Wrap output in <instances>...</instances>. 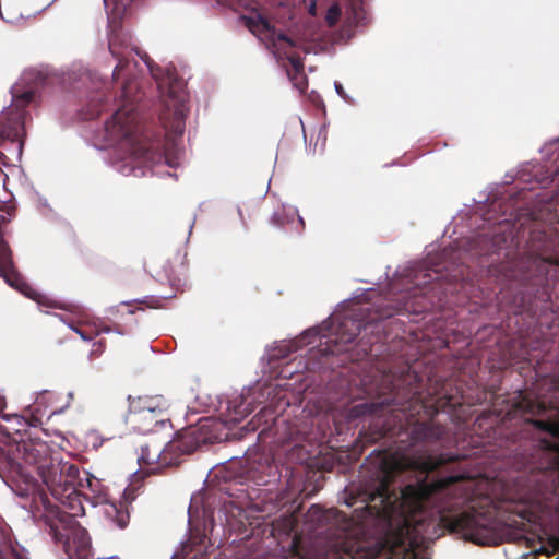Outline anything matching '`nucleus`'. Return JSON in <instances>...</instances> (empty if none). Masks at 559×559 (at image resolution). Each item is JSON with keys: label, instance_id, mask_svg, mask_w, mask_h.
<instances>
[{"label": "nucleus", "instance_id": "f257e3e1", "mask_svg": "<svg viewBox=\"0 0 559 559\" xmlns=\"http://www.w3.org/2000/svg\"><path fill=\"white\" fill-rule=\"evenodd\" d=\"M451 454L415 456L405 455L388 450H377L367 461L371 466L368 481L357 489V495L350 493L346 499L349 507L361 502L356 508V522L362 523L368 519L389 520L395 510L397 497L390 489L395 476L405 471H418L425 478L408 484L401 490V507L405 514L416 522L424 520L417 515L439 514L440 523L452 532H463L466 538L483 544L491 532L492 518L486 512L463 511L457 514H448L457 501L471 499L475 495L476 479L466 474L448 476L433 481L427 480V475L443 465L456 461Z\"/></svg>", "mask_w": 559, "mask_h": 559}, {"label": "nucleus", "instance_id": "f03ea898", "mask_svg": "<svg viewBox=\"0 0 559 559\" xmlns=\"http://www.w3.org/2000/svg\"><path fill=\"white\" fill-rule=\"evenodd\" d=\"M40 468L43 481L62 507L52 503L47 496L40 495L33 501V518L38 525H44L48 530L56 544L62 545L67 556L72 557L75 547L84 551L90 545L86 530L76 521L78 516L85 514L81 495L59 465Z\"/></svg>", "mask_w": 559, "mask_h": 559}, {"label": "nucleus", "instance_id": "7ed1b4c3", "mask_svg": "<svg viewBox=\"0 0 559 559\" xmlns=\"http://www.w3.org/2000/svg\"><path fill=\"white\" fill-rule=\"evenodd\" d=\"M438 278L437 272L419 271L414 275V281H408L406 287L401 292V297L394 305H390L381 310V312L373 318H370L365 323L362 318L356 316H344L337 323L332 338L325 342V346L321 348L323 355H341L352 352V344L355 338L362 332L364 336L356 343L357 353H350L349 359H359L369 355L373 344L380 343L383 340L382 331L384 329L382 319L391 318L396 312L402 310L408 311L412 307L409 299L416 296H423L425 288Z\"/></svg>", "mask_w": 559, "mask_h": 559}, {"label": "nucleus", "instance_id": "20e7f679", "mask_svg": "<svg viewBox=\"0 0 559 559\" xmlns=\"http://www.w3.org/2000/svg\"><path fill=\"white\" fill-rule=\"evenodd\" d=\"M129 90H131V82L128 81L123 84L121 93L127 104L106 121L105 128L112 139L126 140L129 143L134 162L152 166L164 158L162 146L159 141H152L144 134L139 114L129 98Z\"/></svg>", "mask_w": 559, "mask_h": 559}, {"label": "nucleus", "instance_id": "39448f33", "mask_svg": "<svg viewBox=\"0 0 559 559\" xmlns=\"http://www.w3.org/2000/svg\"><path fill=\"white\" fill-rule=\"evenodd\" d=\"M197 430H185L167 442L163 450L150 444L141 447L139 462L151 474L163 473L166 468L178 466L183 455L194 452L201 444Z\"/></svg>", "mask_w": 559, "mask_h": 559}, {"label": "nucleus", "instance_id": "423d86ee", "mask_svg": "<svg viewBox=\"0 0 559 559\" xmlns=\"http://www.w3.org/2000/svg\"><path fill=\"white\" fill-rule=\"evenodd\" d=\"M514 485L522 499H550L559 497V454L545 465L528 466L519 472Z\"/></svg>", "mask_w": 559, "mask_h": 559}, {"label": "nucleus", "instance_id": "0eeeda50", "mask_svg": "<svg viewBox=\"0 0 559 559\" xmlns=\"http://www.w3.org/2000/svg\"><path fill=\"white\" fill-rule=\"evenodd\" d=\"M168 403L162 395L129 396L128 420L142 433L154 432L159 427H171Z\"/></svg>", "mask_w": 559, "mask_h": 559}, {"label": "nucleus", "instance_id": "6e6552de", "mask_svg": "<svg viewBox=\"0 0 559 559\" xmlns=\"http://www.w3.org/2000/svg\"><path fill=\"white\" fill-rule=\"evenodd\" d=\"M35 99V92L26 90L13 95V108L0 116V147L7 150V145L13 146L17 156L22 154L25 107Z\"/></svg>", "mask_w": 559, "mask_h": 559}, {"label": "nucleus", "instance_id": "1a4fd4ad", "mask_svg": "<svg viewBox=\"0 0 559 559\" xmlns=\"http://www.w3.org/2000/svg\"><path fill=\"white\" fill-rule=\"evenodd\" d=\"M307 521L314 523L317 528L336 530L340 534L344 535V543H340V547L345 552H350L354 543V533L352 532L355 520L348 518L345 513L337 510L336 508L323 509L320 506L313 504L308 510Z\"/></svg>", "mask_w": 559, "mask_h": 559}, {"label": "nucleus", "instance_id": "9d476101", "mask_svg": "<svg viewBox=\"0 0 559 559\" xmlns=\"http://www.w3.org/2000/svg\"><path fill=\"white\" fill-rule=\"evenodd\" d=\"M241 471L236 478L239 483H252L254 485H266L270 477H275L277 467L273 459L267 454H261L257 457H247L240 466Z\"/></svg>", "mask_w": 559, "mask_h": 559}, {"label": "nucleus", "instance_id": "9b49d317", "mask_svg": "<svg viewBox=\"0 0 559 559\" xmlns=\"http://www.w3.org/2000/svg\"><path fill=\"white\" fill-rule=\"evenodd\" d=\"M409 438L413 445L419 443L435 444L438 442L445 444L451 441L448 428L436 423L433 419L424 423L416 421L412 425Z\"/></svg>", "mask_w": 559, "mask_h": 559}, {"label": "nucleus", "instance_id": "f8f14e48", "mask_svg": "<svg viewBox=\"0 0 559 559\" xmlns=\"http://www.w3.org/2000/svg\"><path fill=\"white\" fill-rule=\"evenodd\" d=\"M0 277H2L7 284L16 289H21L25 285L21 274L17 272L13 258L12 251L8 242L3 238L2 229L0 228Z\"/></svg>", "mask_w": 559, "mask_h": 559}, {"label": "nucleus", "instance_id": "ddd939ff", "mask_svg": "<svg viewBox=\"0 0 559 559\" xmlns=\"http://www.w3.org/2000/svg\"><path fill=\"white\" fill-rule=\"evenodd\" d=\"M459 405H461L460 399L453 394H449L445 390V385H443L437 396L430 401H424L418 397L416 400L415 408L417 413H419L420 409H424L427 415L433 416L440 412L453 409Z\"/></svg>", "mask_w": 559, "mask_h": 559}, {"label": "nucleus", "instance_id": "4468645a", "mask_svg": "<svg viewBox=\"0 0 559 559\" xmlns=\"http://www.w3.org/2000/svg\"><path fill=\"white\" fill-rule=\"evenodd\" d=\"M187 254L177 253L163 266L164 278L173 287H180L185 284L187 273Z\"/></svg>", "mask_w": 559, "mask_h": 559}, {"label": "nucleus", "instance_id": "2eb2a0df", "mask_svg": "<svg viewBox=\"0 0 559 559\" xmlns=\"http://www.w3.org/2000/svg\"><path fill=\"white\" fill-rule=\"evenodd\" d=\"M499 423V414L492 411H488L479 415L472 428L471 431L474 435H477L480 438H490L496 433V427Z\"/></svg>", "mask_w": 559, "mask_h": 559}, {"label": "nucleus", "instance_id": "dca6fc26", "mask_svg": "<svg viewBox=\"0 0 559 559\" xmlns=\"http://www.w3.org/2000/svg\"><path fill=\"white\" fill-rule=\"evenodd\" d=\"M246 22V26L253 34L267 33L269 41L271 45H275L274 33L275 26L270 23V21L263 16L262 14H258L257 16H248L243 17Z\"/></svg>", "mask_w": 559, "mask_h": 559}, {"label": "nucleus", "instance_id": "f3484780", "mask_svg": "<svg viewBox=\"0 0 559 559\" xmlns=\"http://www.w3.org/2000/svg\"><path fill=\"white\" fill-rule=\"evenodd\" d=\"M392 425L388 421V419L382 418L381 416H374L369 424L370 433L367 436V442H377L378 440L386 437L392 433Z\"/></svg>", "mask_w": 559, "mask_h": 559}, {"label": "nucleus", "instance_id": "a211bd4d", "mask_svg": "<svg viewBox=\"0 0 559 559\" xmlns=\"http://www.w3.org/2000/svg\"><path fill=\"white\" fill-rule=\"evenodd\" d=\"M512 411L521 416L540 415L546 411V405L544 402H535L526 396H522L521 400L512 405Z\"/></svg>", "mask_w": 559, "mask_h": 559}, {"label": "nucleus", "instance_id": "6ab92c4d", "mask_svg": "<svg viewBox=\"0 0 559 559\" xmlns=\"http://www.w3.org/2000/svg\"><path fill=\"white\" fill-rule=\"evenodd\" d=\"M532 423L539 430L546 431V432L550 433L552 437L559 438V419L558 418L537 419V420H533Z\"/></svg>", "mask_w": 559, "mask_h": 559}, {"label": "nucleus", "instance_id": "aec40b11", "mask_svg": "<svg viewBox=\"0 0 559 559\" xmlns=\"http://www.w3.org/2000/svg\"><path fill=\"white\" fill-rule=\"evenodd\" d=\"M378 411L376 403H360L355 405L350 413L353 417L373 416Z\"/></svg>", "mask_w": 559, "mask_h": 559}, {"label": "nucleus", "instance_id": "412c9836", "mask_svg": "<svg viewBox=\"0 0 559 559\" xmlns=\"http://www.w3.org/2000/svg\"><path fill=\"white\" fill-rule=\"evenodd\" d=\"M294 215V211L287 212L285 209H280L273 213L271 222L275 226H284L285 224L289 223Z\"/></svg>", "mask_w": 559, "mask_h": 559}, {"label": "nucleus", "instance_id": "4be33fe9", "mask_svg": "<svg viewBox=\"0 0 559 559\" xmlns=\"http://www.w3.org/2000/svg\"><path fill=\"white\" fill-rule=\"evenodd\" d=\"M283 55L286 57L288 62L290 63L293 71L298 75H301L304 72V61L300 58L298 53H287L286 51H283Z\"/></svg>", "mask_w": 559, "mask_h": 559}, {"label": "nucleus", "instance_id": "5701e85b", "mask_svg": "<svg viewBox=\"0 0 559 559\" xmlns=\"http://www.w3.org/2000/svg\"><path fill=\"white\" fill-rule=\"evenodd\" d=\"M341 12L342 11H341V8L338 4L331 5L326 12V16H325L326 23L330 26H334L341 17Z\"/></svg>", "mask_w": 559, "mask_h": 559}, {"label": "nucleus", "instance_id": "b1692460", "mask_svg": "<svg viewBox=\"0 0 559 559\" xmlns=\"http://www.w3.org/2000/svg\"><path fill=\"white\" fill-rule=\"evenodd\" d=\"M538 271L540 274L548 276L550 273V267H559V262L555 259H540L538 262Z\"/></svg>", "mask_w": 559, "mask_h": 559}, {"label": "nucleus", "instance_id": "393cba45", "mask_svg": "<svg viewBox=\"0 0 559 559\" xmlns=\"http://www.w3.org/2000/svg\"><path fill=\"white\" fill-rule=\"evenodd\" d=\"M0 211L5 212L9 216L7 217L4 215H0V224H5L10 222L11 217L13 216L14 206L9 202L0 201Z\"/></svg>", "mask_w": 559, "mask_h": 559}, {"label": "nucleus", "instance_id": "a878e982", "mask_svg": "<svg viewBox=\"0 0 559 559\" xmlns=\"http://www.w3.org/2000/svg\"><path fill=\"white\" fill-rule=\"evenodd\" d=\"M109 48H110L111 53L116 58H118V64L116 66L114 72H112V76H114L115 80H119L121 78V75H122V72L124 71V68L127 66V61L121 59V58H119L118 55H116V52L112 49L111 43L109 44Z\"/></svg>", "mask_w": 559, "mask_h": 559}, {"label": "nucleus", "instance_id": "bb28decb", "mask_svg": "<svg viewBox=\"0 0 559 559\" xmlns=\"http://www.w3.org/2000/svg\"><path fill=\"white\" fill-rule=\"evenodd\" d=\"M287 74L297 88L304 91L307 87V80L304 72L301 73V75H298L295 72L287 71Z\"/></svg>", "mask_w": 559, "mask_h": 559}, {"label": "nucleus", "instance_id": "cd10ccee", "mask_svg": "<svg viewBox=\"0 0 559 559\" xmlns=\"http://www.w3.org/2000/svg\"><path fill=\"white\" fill-rule=\"evenodd\" d=\"M112 510L116 513L117 525L120 528H124L128 525V523H129V514H128V512L120 511L115 506H112Z\"/></svg>", "mask_w": 559, "mask_h": 559}, {"label": "nucleus", "instance_id": "c85d7f7f", "mask_svg": "<svg viewBox=\"0 0 559 559\" xmlns=\"http://www.w3.org/2000/svg\"><path fill=\"white\" fill-rule=\"evenodd\" d=\"M274 39H275V43L276 41H284L286 43L289 47H296V41L294 39H292L290 37H288L285 33L283 32H280L277 33L275 31L274 33ZM273 47H276V44L275 45H272Z\"/></svg>", "mask_w": 559, "mask_h": 559}, {"label": "nucleus", "instance_id": "c756f323", "mask_svg": "<svg viewBox=\"0 0 559 559\" xmlns=\"http://www.w3.org/2000/svg\"><path fill=\"white\" fill-rule=\"evenodd\" d=\"M106 343L104 340H99L93 344V348L91 350V356H99L105 349Z\"/></svg>", "mask_w": 559, "mask_h": 559}, {"label": "nucleus", "instance_id": "7c9ffc66", "mask_svg": "<svg viewBox=\"0 0 559 559\" xmlns=\"http://www.w3.org/2000/svg\"><path fill=\"white\" fill-rule=\"evenodd\" d=\"M335 90H336V92H337V94H338L340 96H342L343 98H345V91H344V88H343L342 84H340V83H337V82H336V83H335Z\"/></svg>", "mask_w": 559, "mask_h": 559}, {"label": "nucleus", "instance_id": "2f4dec72", "mask_svg": "<svg viewBox=\"0 0 559 559\" xmlns=\"http://www.w3.org/2000/svg\"><path fill=\"white\" fill-rule=\"evenodd\" d=\"M250 413V411L248 409V407H246V409L242 412V411H238V409H235V414L236 415H240V417H245L247 416L248 414Z\"/></svg>", "mask_w": 559, "mask_h": 559}, {"label": "nucleus", "instance_id": "473e14b6", "mask_svg": "<svg viewBox=\"0 0 559 559\" xmlns=\"http://www.w3.org/2000/svg\"><path fill=\"white\" fill-rule=\"evenodd\" d=\"M75 331L81 335L83 340H91L92 337L86 335V333L83 330L75 329Z\"/></svg>", "mask_w": 559, "mask_h": 559}, {"label": "nucleus", "instance_id": "72a5a7b5", "mask_svg": "<svg viewBox=\"0 0 559 559\" xmlns=\"http://www.w3.org/2000/svg\"><path fill=\"white\" fill-rule=\"evenodd\" d=\"M309 13L311 15H316V3L314 2L311 3V5L309 8Z\"/></svg>", "mask_w": 559, "mask_h": 559}, {"label": "nucleus", "instance_id": "f704fd0d", "mask_svg": "<svg viewBox=\"0 0 559 559\" xmlns=\"http://www.w3.org/2000/svg\"><path fill=\"white\" fill-rule=\"evenodd\" d=\"M100 112H102V109H100V108H99V109H96L95 111H93V112H92V117H97V116H99V115H100Z\"/></svg>", "mask_w": 559, "mask_h": 559}, {"label": "nucleus", "instance_id": "c9c22d12", "mask_svg": "<svg viewBox=\"0 0 559 559\" xmlns=\"http://www.w3.org/2000/svg\"><path fill=\"white\" fill-rule=\"evenodd\" d=\"M298 222H299V224L301 226V229H304L305 228V222H304V219L300 216H298Z\"/></svg>", "mask_w": 559, "mask_h": 559}, {"label": "nucleus", "instance_id": "e433bc0d", "mask_svg": "<svg viewBox=\"0 0 559 559\" xmlns=\"http://www.w3.org/2000/svg\"><path fill=\"white\" fill-rule=\"evenodd\" d=\"M145 62L147 63V67H150V68H151V63H150L148 58L145 60Z\"/></svg>", "mask_w": 559, "mask_h": 559}, {"label": "nucleus", "instance_id": "4c0bfd02", "mask_svg": "<svg viewBox=\"0 0 559 559\" xmlns=\"http://www.w3.org/2000/svg\"><path fill=\"white\" fill-rule=\"evenodd\" d=\"M74 467L72 465L68 466V471L73 469Z\"/></svg>", "mask_w": 559, "mask_h": 559}, {"label": "nucleus", "instance_id": "58836bf2", "mask_svg": "<svg viewBox=\"0 0 559 559\" xmlns=\"http://www.w3.org/2000/svg\"><path fill=\"white\" fill-rule=\"evenodd\" d=\"M93 480H88V486L92 487Z\"/></svg>", "mask_w": 559, "mask_h": 559}, {"label": "nucleus", "instance_id": "ea45409f", "mask_svg": "<svg viewBox=\"0 0 559 559\" xmlns=\"http://www.w3.org/2000/svg\"><path fill=\"white\" fill-rule=\"evenodd\" d=\"M395 288H397V285L393 284L392 289H395Z\"/></svg>", "mask_w": 559, "mask_h": 559}]
</instances>
